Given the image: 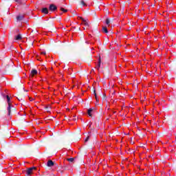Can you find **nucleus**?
Instances as JSON below:
<instances>
[{"mask_svg":"<svg viewBox=\"0 0 176 176\" xmlns=\"http://www.w3.org/2000/svg\"><path fill=\"white\" fill-rule=\"evenodd\" d=\"M77 31H80V28H78Z\"/></svg>","mask_w":176,"mask_h":176,"instance_id":"29","label":"nucleus"},{"mask_svg":"<svg viewBox=\"0 0 176 176\" xmlns=\"http://www.w3.org/2000/svg\"><path fill=\"white\" fill-rule=\"evenodd\" d=\"M41 12H43L44 14H49V9H47V8H43L41 10Z\"/></svg>","mask_w":176,"mask_h":176,"instance_id":"8","label":"nucleus"},{"mask_svg":"<svg viewBox=\"0 0 176 176\" xmlns=\"http://www.w3.org/2000/svg\"><path fill=\"white\" fill-rule=\"evenodd\" d=\"M79 5L80 6H90V4H87L86 2H85V1H80Z\"/></svg>","mask_w":176,"mask_h":176,"instance_id":"7","label":"nucleus"},{"mask_svg":"<svg viewBox=\"0 0 176 176\" xmlns=\"http://www.w3.org/2000/svg\"><path fill=\"white\" fill-rule=\"evenodd\" d=\"M89 139H90V136H87L85 140V142H87V141H89Z\"/></svg>","mask_w":176,"mask_h":176,"instance_id":"24","label":"nucleus"},{"mask_svg":"<svg viewBox=\"0 0 176 176\" xmlns=\"http://www.w3.org/2000/svg\"><path fill=\"white\" fill-rule=\"evenodd\" d=\"M131 144H134V142H131Z\"/></svg>","mask_w":176,"mask_h":176,"instance_id":"33","label":"nucleus"},{"mask_svg":"<svg viewBox=\"0 0 176 176\" xmlns=\"http://www.w3.org/2000/svg\"><path fill=\"white\" fill-rule=\"evenodd\" d=\"M67 162H70V163H73V162L75 160V158H67Z\"/></svg>","mask_w":176,"mask_h":176,"instance_id":"18","label":"nucleus"},{"mask_svg":"<svg viewBox=\"0 0 176 176\" xmlns=\"http://www.w3.org/2000/svg\"><path fill=\"white\" fill-rule=\"evenodd\" d=\"M110 23H113V19H110Z\"/></svg>","mask_w":176,"mask_h":176,"instance_id":"28","label":"nucleus"},{"mask_svg":"<svg viewBox=\"0 0 176 176\" xmlns=\"http://www.w3.org/2000/svg\"><path fill=\"white\" fill-rule=\"evenodd\" d=\"M49 10L50 12H56L57 10V6L53 3L50 4Z\"/></svg>","mask_w":176,"mask_h":176,"instance_id":"2","label":"nucleus"},{"mask_svg":"<svg viewBox=\"0 0 176 176\" xmlns=\"http://www.w3.org/2000/svg\"><path fill=\"white\" fill-rule=\"evenodd\" d=\"M79 19H80V20H82V23H85V21H87L86 19H83V17H82V16H79Z\"/></svg>","mask_w":176,"mask_h":176,"instance_id":"23","label":"nucleus"},{"mask_svg":"<svg viewBox=\"0 0 176 176\" xmlns=\"http://www.w3.org/2000/svg\"><path fill=\"white\" fill-rule=\"evenodd\" d=\"M36 167L28 168L26 170V176H30L32 174V170H36Z\"/></svg>","mask_w":176,"mask_h":176,"instance_id":"4","label":"nucleus"},{"mask_svg":"<svg viewBox=\"0 0 176 176\" xmlns=\"http://www.w3.org/2000/svg\"><path fill=\"white\" fill-rule=\"evenodd\" d=\"M131 144H134V142H131Z\"/></svg>","mask_w":176,"mask_h":176,"instance_id":"34","label":"nucleus"},{"mask_svg":"<svg viewBox=\"0 0 176 176\" xmlns=\"http://www.w3.org/2000/svg\"><path fill=\"white\" fill-rule=\"evenodd\" d=\"M50 106H47V107H45V109L47 110V112H49V113H50V110H49V109H50Z\"/></svg>","mask_w":176,"mask_h":176,"instance_id":"22","label":"nucleus"},{"mask_svg":"<svg viewBox=\"0 0 176 176\" xmlns=\"http://www.w3.org/2000/svg\"><path fill=\"white\" fill-rule=\"evenodd\" d=\"M93 94H94V96H95V98H96V101H98V99L97 98V94L96 93V89H94Z\"/></svg>","mask_w":176,"mask_h":176,"instance_id":"20","label":"nucleus"},{"mask_svg":"<svg viewBox=\"0 0 176 176\" xmlns=\"http://www.w3.org/2000/svg\"><path fill=\"white\" fill-rule=\"evenodd\" d=\"M83 25H85V27H90V25L89 24V22H87V21H84Z\"/></svg>","mask_w":176,"mask_h":176,"instance_id":"17","label":"nucleus"},{"mask_svg":"<svg viewBox=\"0 0 176 176\" xmlns=\"http://www.w3.org/2000/svg\"><path fill=\"white\" fill-rule=\"evenodd\" d=\"M6 98H7V102L9 105V104H10V97H9V96H6Z\"/></svg>","mask_w":176,"mask_h":176,"instance_id":"19","label":"nucleus"},{"mask_svg":"<svg viewBox=\"0 0 176 176\" xmlns=\"http://www.w3.org/2000/svg\"><path fill=\"white\" fill-rule=\"evenodd\" d=\"M41 54L45 55V54H46V52H41Z\"/></svg>","mask_w":176,"mask_h":176,"instance_id":"26","label":"nucleus"},{"mask_svg":"<svg viewBox=\"0 0 176 176\" xmlns=\"http://www.w3.org/2000/svg\"><path fill=\"white\" fill-rule=\"evenodd\" d=\"M74 30H76V27H74Z\"/></svg>","mask_w":176,"mask_h":176,"instance_id":"32","label":"nucleus"},{"mask_svg":"<svg viewBox=\"0 0 176 176\" xmlns=\"http://www.w3.org/2000/svg\"><path fill=\"white\" fill-rule=\"evenodd\" d=\"M47 167H53V166H54V162L52 160H49L47 162Z\"/></svg>","mask_w":176,"mask_h":176,"instance_id":"9","label":"nucleus"},{"mask_svg":"<svg viewBox=\"0 0 176 176\" xmlns=\"http://www.w3.org/2000/svg\"><path fill=\"white\" fill-rule=\"evenodd\" d=\"M91 112H93V109H88L87 113L89 115V116H90V118L93 117V115L91 114Z\"/></svg>","mask_w":176,"mask_h":176,"instance_id":"13","label":"nucleus"},{"mask_svg":"<svg viewBox=\"0 0 176 176\" xmlns=\"http://www.w3.org/2000/svg\"><path fill=\"white\" fill-rule=\"evenodd\" d=\"M102 32H104V34H108V28H107V27H103L102 28Z\"/></svg>","mask_w":176,"mask_h":176,"instance_id":"14","label":"nucleus"},{"mask_svg":"<svg viewBox=\"0 0 176 176\" xmlns=\"http://www.w3.org/2000/svg\"><path fill=\"white\" fill-rule=\"evenodd\" d=\"M36 74H38V71H36V69H32V71L30 72V75L32 76V78H34V76H35V75H36Z\"/></svg>","mask_w":176,"mask_h":176,"instance_id":"6","label":"nucleus"},{"mask_svg":"<svg viewBox=\"0 0 176 176\" xmlns=\"http://www.w3.org/2000/svg\"><path fill=\"white\" fill-rule=\"evenodd\" d=\"M73 120H76V118H74Z\"/></svg>","mask_w":176,"mask_h":176,"instance_id":"31","label":"nucleus"},{"mask_svg":"<svg viewBox=\"0 0 176 176\" xmlns=\"http://www.w3.org/2000/svg\"><path fill=\"white\" fill-rule=\"evenodd\" d=\"M25 97V95L23 93H19L17 95V99L19 101H22V102H24V98Z\"/></svg>","mask_w":176,"mask_h":176,"instance_id":"3","label":"nucleus"},{"mask_svg":"<svg viewBox=\"0 0 176 176\" xmlns=\"http://www.w3.org/2000/svg\"><path fill=\"white\" fill-rule=\"evenodd\" d=\"M106 24H107V25L111 24V19H109L108 18L106 19Z\"/></svg>","mask_w":176,"mask_h":176,"instance_id":"21","label":"nucleus"},{"mask_svg":"<svg viewBox=\"0 0 176 176\" xmlns=\"http://www.w3.org/2000/svg\"><path fill=\"white\" fill-rule=\"evenodd\" d=\"M113 94H115V91L113 92Z\"/></svg>","mask_w":176,"mask_h":176,"instance_id":"35","label":"nucleus"},{"mask_svg":"<svg viewBox=\"0 0 176 176\" xmlns=\"http://www.w3.org/2000/svg\"><path fill=\"white\" fill-rule=\"evenodd\" d=\"M100 67H101V57H99L98 63V65L96 67V68H97L98 70H100Z\"/></svg>","mask_w":176,"mask_h":176,"instance_id":"11","label":"nucleus"},{"mask_svg":"<svg viewBox=\"0 0 176 176\" xmlns=\"http://www.w3.org/2000/svg\"><path fill=\"white\" fill-rule=\"evenodd\" d=\"M166 5H169L170 3H168V2L166 1Z\"/></svg>","mask_w":176,"mask_h":176,"instance_id":"30","label":"nucleus"},{"mask_svg":"<svg viewBox=\"0 0 176 176\" xmlns=\"http://www.w3.org/2000/svg\"><path fill=\"white\" fill-rule=\"evenodd\" d=\"M93 5H96V6H102V3H101L98 1H96L93 3Z\"/></svg>","mask_w":176,"mask_h":176,"instance_id":"12","label":"nucleus"},{"mask_svg":"<svg viewBox=\"0 0 176 176\" xmlns=\"http://www.w3.org/2000/svg\"><path fill=\"white\" fill-rule=\"evenodd\" d=\"M24 19V15H18L17 16H16V20L18 21H21L22 20H23Z\"/></svg>","mask_w":176,"mask_h":176,"instance_id":"10","label":"nucleus"},{"mask_svg":"<svg viewBox=\"0 0 176 176\" xmlns=\"http://www.w3.org/2000/svg\"><path fill=\"white\" fill-rule=\"evenodd\" d=\"M7 111L8 112V116H10L12 113V103H9L8 107L7 108Z\"/></svg>","mask_w":176,"mask_h":176,"instance_id":"5","label":"nucleus"},{"mask_svg":"<svg viewBox=\"0 0 176 176\" xmlns=\"http://www.w3.org/2000/svg\"><path fill=\"white\" fill-rule=\"evenodd\" d=\"M60 10H61V12H63V13H67V12H68V10H66L63 7H60Z\"/></svg>","mask_w":176,"mask_h":176,"instance_id":"16","label":"nucleus"},{"mask_svg":"<svg viewBox=\"0 0 176 176\" xmlns=\"http://www.w3.org/2000/svg\"><path fill=\"white\" fill-rule=\"evenodd\" d=\"M14 68V64L12 61H10L9 64L5 66L6 72H12V70Z\"/></svg>","mask_w":176,"mask_h":176,"instance_id":"1","label":"nucleus"},{"mask_svg":"<svg viewBox=\"0 0 176 176\" xmlns=\"http://www.w3.org/2000/svg\"><path fill=\"white\" fill-rule=\"evenodd\" d=\"M21 34H18L17 36H15V40L16 41H21Z\"/></svg>","mask_w":176,"mask_h":176,"instance_id":"15","label":"nucleus"},{"mask_svg":"<svg viewBox=\"0 0 176 176\" xmlns=\"http://www.w3.org/2000/svg\"><path fill=\"white\" fill-rule=\"evenodd\" d=\"M19 5H20V3H21V1H16Z\"/></svg>","mask_w":176,"mask_h":176,"instance_id":"27","label":"nucleus"},{"mask_svg":"<svg viewBox=\"0 0 176 176\" xmlns=\"http://www.w3.org/2000/svg\"><path fill=\"white\" fill-rule=\"evenodd\" d=\"M88 57H89V61H91V58H91V55H89Z\"/></svg>","mask_w":176,"mask_h":176,"instance_id":"25","label":"nucleus"}]
</instances>
